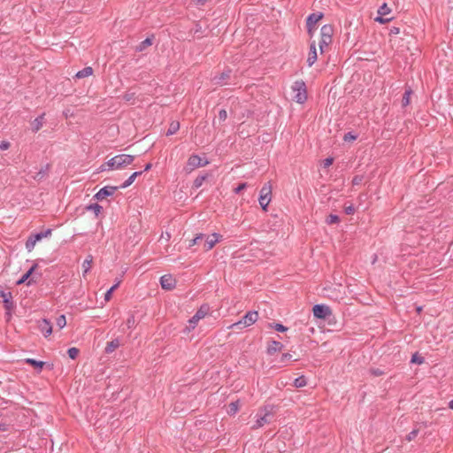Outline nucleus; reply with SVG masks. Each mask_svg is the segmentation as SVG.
<instances>
[{
    "mask_svg": "<svg viewBox=\"0 0 453 453\" xmlns=\"http://www.w3.org/2000/svg\"><path fill=\"white\" fill-rule=\"evenodd\" d=\"M134 159V157L132 155L119 154L109 159L105 164L101 165L100 169L101 171H104L105 166L108 167V170L121 169L131 165Z\"/></svg>",
    "mask_w": 453,
    "mask_h": 453,
    "instance_id": "nucleus-1",
    "label": "nucleus"
},
{
    "mask_svg": "<svg viewBox=\"0 0 453 453\" xmlns=\"http://www.w3.org/2000/svg\"><path fill=\"white\" fill-rule=\"evenodd\" d=\"M333 33H334V27L332 25L326 24L321 27L320 41L319 42V46L321 53H323L325 51V48L328 47L332 43Z\"/></svg>",
    "mask_w": 453,
    "mask_h": 453,
    "instance_id": "nucleus-2",
    "label": "nucleus"
},
{
    "mask_svg": "<svg viewBox=\"0 0 453 453\" xmlns=\"http://www.w3.org/2000/svg\"><path fill=\"white\" fill-rule=\"evenodd\" d=\"M292 89L296 92L294 100L298 104H303L307 100L306 85L303 81H296L292 86Z\"/></svg>",
    "mask_w": 453,
    "mask_h": 453,
    "instance_id": "nucleus-3",
    "label": "nucleus"
},
{
    "mask_svg": "<svg viewBox=\"0 0 453 453\" xmlns=\"http://www.w3.org/2000/svg\"><path fill=\"white\" fill-rule=\"evenodd\" d=\"M258 319V313L257 311H248L241 320L238 322L234 323L231 327L237 328V329H242L244 327L250 326L253 325Z\"/></svg>",
    "mask_w": 453,
    "mask_h": 453,
    "instance_id": "nucleus-4",
    "label": "nucleus"
},
{
    "mask_svg": "<svg viewBox=\"0 0 453 453\" xmlns=\"http://www.w3.org/2000/svg\"><path fill=\"white\" fill-rule=\"evenodd\" d=\"M273 406H265L263 409V414H261L256 420V423L252 426V429H257L262 427L265 424L271 423L273 417Z\"/></svg>",
    "mask_w": 453,
    "mask_h": 453,
    "instance_id": "nucleus-5",
    "label": "nucleus"
},
{
    "mask_svg": "<svg viewBox=\"0 0 453 453\" xmlns=\"http://www.w3.org/2000/svg\"><path fill=\"white\" fill-rule=\"evenodd\" d=\"M312 311L315 318L321 319H326L332 315L331 308L325 304H315Z\"/></svg>",
    "mask_w": 453,
    "mask_h": 453,
    "instance_id": "nucleus-6",
    "label": "nucleus"
},
{
    "mask_svg": "<svg viewBox=\"0 0 453 453\" xmlns=\"http://www.w3.org/2000/svg\"><path fill=\"white\" fill-rule=\"evenodd\" d=\"M0 297L3 299L4 306L6 311H11L15 308L12 292L5 291L2 287H0Z\"/></svg>",
    "mask_w": 453,
    "mask_h": 453,
    "instance_id": "nucleus-7",
    "label": "nucleus"
},
{
    "mask_svg": "<svg viewBox=\"0 0 453 453\" xmlns=\"http://www.w3.org/2000/svg\"><path fill=\"white\" fill-rule=\"evenodd\" d=\"M209 311V307L206 305L201 306V308L196 312V314L188 320L189 327L195 328L197 322L205 317Z\"/></svg>",
    "mask_w": 453,
    "mask_h": 453,
    "instance_id": "nucleus-8",
    "label": "nucleus"
},
{
    "mask_svg": "<svg viewBox=\"0 0 453 453\" xmlns=\"http://www.w3.org/2000/svg\"><path fill=\"white\" fill-rule=\"evenodd\" d=\"M118 188H119V187H116V186H105V187L102 188L94 196V198L96 200H103L107 196H112Z\"/></svg>",
    "mask_w": 453,
    "mask_h": 453,
    "instance_id": "nucleus-9",
    "label": "nucleus"
},
{
    "mask_svg": "<svg viewBox=\"0 0 453 453\" xmlns=\"http://www.w3.org/2000/svg\"><path fill=\"white\" fill-rule=\"evenodd\" d=\"M160 284L163 289L172 290L176 286V280L171 274H165L160 278Z\"/></svg>",
    "mask_w": 453,
    "mask_h": 453,
    "instance_id": "nucleus-10",
    "label": "nucleus"
},
{
    "mask_svg": "<svg viewBox=\"0 0 453 453\" xmlns=\"http://www.w3.org/2000/svg\"><path fill=\"white\" fill-rule=\"evenodd\" d=\"M231 73V69H226L221 73L215 75L211 81L215 85L223 86L226 84V81L230 79Z\"/></svg>",
    "mask_w": 453,
    "mask_h": 453,
    "instance_id": "nucleus-11",
    "label": "nucleus"
},
{
    "mask_svg": "<svg viewBox=\"0 0 453 453\" xmlns=\"http://www.w3.org/2000/svg\"><path fill=\"white\" fill-rule=\"evenodd\" d=\"M37 267V264L33 265L30 269L17 281V285L23 284L28 279H30L27 282V285H31L32 283H35L37 279L35 276L31 277L35 268Z\"/></svg>",
    "mask_w": 453,
    "mask_h": 453,
    "instance_id": "nucleus-12",
    "label": "nucleus"
},
{
    "mask_svg": "<svg viewBox=\"0 0 453 453\" xmlns=\"http://www.w3.org/2000/svg\"><path fill=\"white\" fill-rule=\"evenodd\" d=\"M207 164L208 161H203L198 155H191L188 159V165L190 167V170L204 166Z\"/></svg>",
    "mask_w": 453,
    "mask_h": 453,
    "instance_id": "nucleus-13",
    "label": "nucleus"
},
{
    "mask_svg": "<svg viewBox=\"0 0 453 453\" xmlns=\"http://www.w3.org/2000/svg\"><path fill=\"white\" fill-rule=\"evenodd\" d=\"M205 241L203 244L204 250L208 251L211 250L217 242H219L221 235L219 234H212L211 235L205 236Z\"/></svg>",
    "mask_w": 453,
    "mask_h": 453,
    "instance_id": "nucleus-14",
    "label": "nucleus"
},
{
    "mask_svg": "<svg viewBox=\"0 0 453 453\" xmlns=\"http://www.w3.org/2000/svg\"><path fill=\"white\" fill-rule=\"evenodd\" d=\"M38 327H39L40 332L45 337L50 336L52 333V326H51L50 322L46 319H42V320H40L38 322Z\"/></svg>",
    "mask_w": 453,
    "mask_h": 453,
    "instance_id": "nucleus-15",
    "label": "nucleus"
},
{
    "mask_svg": "<svg viewBox=\"0 0 453 453\" xmlns=\"http://www.w3.org/2000/svg\"><path fill=\"white\" fill-rule=\"evenodd\" d=\"M318 59L317 49H316V42L312 41L310 43V50L307 58V64L309 66H311Z\"/></svg>",
    "mask_w": 453,
    "mask_h": 453,
    "instance_id": "nucleus-16",
    "label": "nucleus"
},
{
    "mask_svg": "<svg viewBox=\"0 0 453 453\" xmlns=\"http://www.w3.org/2000/svg\"><path fill=\"white\" fill-rule=\"evenodd\" d=\"M42 239V234H40V233H36L34 234H31L27 242H26V249L30 252L35 248V245L37 242L41 241Z\"/></svg>",
    "mask_w": 453,
    "mask_h": 453,
    "instance_id": "nucleus-17",
    "label": "nucleus"
},
{
    "mask_svg": "<svg viewBox=\"0 0 453 453\" xmlns=\"http://www.w3.org/2000/svg\"><path fill=\"white\" fill-rule=\"evenodd\" d=\"M322 12H313L307 17L306 27H316L317 23L323 18Z\"/></svg>",
    "mask_w": 453,
    "mask_h": 453,
    "instance_id": "nucleus-18",
    "label": "nucleus"
},
{
    "mask_svg": "<svg viewBox=\"0 0 453 453\" xmlns=\"http://www.w3.org/2000/svg\"><path fill=\"white\" fill-rule=\"evenodd\" d=\"M283 348H284V345L280 342L271 341L268 343V347H267V351L266 352H267L268 355H273L277 351H280Z\"/></svg>",
    "mask_w": 453,
    "mask_h": 453,
    "instance_id": "nucleus-19",
    "label": "nucleus"
},
{
    "mask_svg": "<svg viewBox=\"0 0 453 453\" xmlns=\"http://www.w3.org/2000/svg\"><path fill=\"white\" fill-rule=\"evenodd\" d=\"M45 113L39 115L31 122V130L34 133L38 132L43 126Z\"/></svg>",
    "mask_w": 453,
    "mask_h": 453,
    "instance_id": "nucleus-20",
    "label": "nucleus"
},
{
    "mask_svg": "<svg viewBox=\"0 0 453 453\" xmlns=\"http://www.w3.org/2000/svg\"><path fill=\"white\" fill-rule=\"evenodd\" d=\"M155 36L151 35L150 36L147 37L145 40L142 41L136 47L135 51L142 52L145 50L148 47L151 46L153 43Z\"/></svg>",
    "mask_w": 453,
    "mask_h": 453,
    "instance_id": "nucleus-21",
    "label": "nucleus"
},
{
    "mask_svg": "<svg viewBox=\"0 0 453 453\" xmlns=\"http://www.w3.org/2000/svg\"><path fill=\"white\" fill-rule=\"evenodd\" d=\"M119 340L118 338L113 339L112 341L107 342L106 347L104 349V352L106 354L112 353L116 349L119 347Z\"/></svg>",
    "mask_w": 453,
    "mask_h": 453,
    "instance_id": "nucleus-22",
    "label": "nucleus"
},
{
    "mask_svg": "<svg viewBox=\"0 0 453 453\" xmlns=\"http://www.w3.org/2000/svg\"><path fill=\"white\" fill-rule=\"evenodd\" d=\"M142 173V171L133 173L119 187V188H126L129 187L134 180Z\"/></svg>",
    "mask_w": 453,
    "mask_h": 453,
    "instance_id": "nucleus-23",
    "label": "nucleus"
},
{
    "mask_svg": "<svg viewBox=\"0 0 453 453\" xmlns=\"http://www.w3.org/2000/svg\"><path fill=\"white\" fill-rule=\"evenodd\" d=\"M25 363L30 365L35 369L38 370L39 372L42 371L43 366L45 365V362L43 361H38L34 358H27L25 359Z\"/></svg>",
    "mask_w": 453,
    "mask_h": 453,
    "instance_id": "nucleus-24",
    "label": "nucleus"
},
{
    "mask_svg": "<svg viewBox=\"0 0 453 453\" xmlns=\"http://www.w3.org/2000/svg\"><path fill=\"white\" fill-rule=\"evenodd\" d=\"M93 74V68L90 66H87L83 68L82 70L79 71L75 74V78L77 79H82L88 77Z\"/></svg>",
    "mask_w": 453,
    "mask_h": 453,
    "instance_id": "nucleus-25",
    "label": "nucleus"
},
{
    "mask_svg": "<svg viewBox=\"0 0 453 453\" xmlns=\"http://www.w3.org/2000/svg\"><path fill=\"white\" fill-rule=\"evenodd\" d=\"M92 262H93V257L91 255H88L86 257V259L83 261V264H82L83 275L90 270Z\"/></svg>",
    "mask_w": 453,
    "mask_h": 453,
    "instance_id": "nucleus-26",
    "label": "nucleus"
},
{
    "mask_svg": "<svg viewBox=\"0 0 453 453\" xmlns=\"http://www.w3.org/2000/svg\"><path fill=\"white\" fill-rule=\"evenodd\" d=\"M271 195H272V186L268 182L262 187L259 196H265V197H271Z\"/></svg>",
    "mask_w": 453,
    "mask_h": 453,
    "instance_id": "nucleus-27",
    "label": "nucleus"
},
{
    "mask_svg": "<svg viewBox=\"0 0 453 453\" xmlns=\"http://www.w3.org/2000/svg\"><path fill=\"white\" fill-rule=\"evenodd\" d=\"M180 129V123L178 121H172L170 123L169 128L166 132V135L174 134Z\"/></svg>",
    "mask_w": 453,
    "mask_h": 453,
    "instance_id": "nucleus-28",
    "label": "nucleus"
},
{
    "mask_svg": "<svg viewBox=\"0 0 453 453\" xmlns=\"http://www.w3.org/2000/svg\"><path fill=\"white\" fill-rule=\"evenodd\" d=\"M88 211H92L96 217H98L100 213L102 212L103 207L98 203H92L86 207Z\"/></svg>",
    "mask_w": 453,
    "mask_h": 453,
    "instance_id": "nucleus-29",
    "label": "nucleus"
},
{
    "mask_svg": "<svg viewBox=\"0 0 453 453\" xmlns=\"http://www.w3.org/2000/svg\"><path fill=\"white\" fill-rule=\"evenodd\" d=\"M207 177L208 174L198 175L193 182V188H199L203 185V181L207 179Z\"/></svg>",
    "mask_w": 453,
    "mask_h": 453,
    "instance_id": "nucleus-30",
    "label": "nucleus"
},
{
    "mask_svg": "<svg viewBox=\"0 0 453 453\" xmlns=\"http://www.w3.org/2000/svg\"><path fill=\"white\" fill-rule=\"evenodd\" d=\"M412 93V90L411 88H408L403 93V98H402V106L406 107L410 104L411 100V95Z\"/></svg>",
    "mask_w": 453,
    "mask_h": 453,
    "instance_id": "nucleus-31",
    "label": "nucleus"
},
{
    "mask_svg": "<svg viewBox=\"0 0 453 453\" xmlns=\"http://www.w3.org/2000/svg\"><path fill=\"white\" fill-rule=\"evenodd\" d=\"M306 384H307V380L303 375L296 378L294 380V386L296 388H303V387L306 386Z\"/></svg>",
    "mask_w": 453,
    "mask_h": 453,
    "instance_id": "nucleus-32",
    "label": "nucleus"
},
{
    "mask_svg": "<svg viewBox=\"0 0 453 453\" xmlns=\"http://www.w3.org/2000/svg\"><path fill=\"white\" fill-rule=\"evenodd\" d=\"M258 202H259V204H260L262 210L266 211L267 206H268L269 203L271 202V197H265V196H259Z\"/></svg>",
    "mask_w": 453,
    "mask_h": 453,
    "instance_id": "nucleus-33",
    "label": "nucleus"
},
{
    "mask_svg": "<svg viewBox=\"0 0 453 453\" xmlns=\"http://www.w3.org/2000/svg\"><path fill=\"white\" fill-rule=\"evenodd\" d=\"M391 12V9L388 7V5L384 3L381 6H380L378 10V14L380 16H386Z\"/></svg>",
    "mask_w": 453,
    "mask_h": 453,
    "instance_id": "nucleus-34",
    "label": "nucleus"
},
{
    "mask_svg": "<svg viewBox=\"0 0 453 453\" xmlns=\"http://www.w3.org/2000/svg\"><path fill=\"white\" fill-rule=\"evenodd\" d=\"M49 170H50V165L47 164L37 173V174L35 178L38 179V180L42 179L45 175H47Z\"/></svg>",
    "mask_w": 453,
    "mask_h": 453,
    "instance_id": "nucleus-35",
    "label": "nucleus"
},
{
    "mask_svg": "<svg viewBox=\"0 0 453 453\" xmlns=\"http://www.w3.org/2000/svg\"><path fill=\"white\" fill-rule=\"evenodd\" d=\"M419 433V428L418 427H415L413 428L406 436H405V440L407 441H411L412 440H414L418 434Z\"/></svg>",
    "mask_w": 453,
    "mask_h": 453,
    "instance_id": "nucleus-36",
    "label": "nucleus"
},
{
    "mask_svg": "<svg viewBox=\"0 0 453 453\" xmlns=\"http://www.w3.org/2000/svg\"><path fill=\"white\" fill-rule=\"evenodd\" d=\"M79 349L75 348V347H72V348H69L67 349V354H68V357L71 358V359H75L78 355H79Z\"/></svg>",
    "mask_w": 453,
    "mask_h": 453,
    "instance_id": "nucleus-37",
    "label": "nucleus"
},
{
    "mask_svg": "<svg viewBox=\"0 0 453 453\" xmlns=\"http://www.w3.org/2000/svg\"><path fill=\"white\" fill-rule=\"evenodd\" d=\"M326 222L328 225L337 224V223H339V222H340V218H339V216H337V215L330 214V215L326 218Z\"/></svg>",
    "mask_w": 453,
    "mask_h": 453,
    "instance_id": "nucleus-38",
    "label": "nucleus"
},
{
    "mask_svg": "<svg viewBox=\"0 0 453 453\" xmlns=\"http://www.w3.org/2000/svg\"><path fill=\"white\" fill-rule=\"evenodd\" d=\"M205 238V234H198L196 236L190 241L189 247L200 243Z\"/></svg>",
    "mask_w": 453,
    "mask_h": 453,
    "instance_id": "nucleus-39",
    "label": "nucleus"
},
{
    "mask_svg": "<svg viewBox=\"0 0 453 453\" xmlns=\"http://www.w3.org/2000/svg\"><path fill=\"white\" fill-rule=\"evenodd\" d=\"M425 361L424 357L419 356L418 353H415L412 357H411V362L413 363V364H418V365H421L423 364Z\"/></svg>",
    "mask_w": 453,
    "mask_h": 453,
    "instance_id": "nucleus-40",
    "label": "nucleus"
},
{
    "mask_svg": "<svg viewBox=\"0 0 453 453\" xmlns=\"http://www.w3.org/2000/svg\"><path fill=\"white\" fill-rule=\"evenodd\" d=\"M194 35H197L198 38L203 36V30L200 24L196 23L195 27L193 28Z\"/></svg>",
    "mask_w": 453,
    "mask_h": 453,
    "instance_id": "nucleus-41",
    "label": "nucleus"
},
{
    "mask_svg": "<svg viewBox=\"0 0 453 453\" xmlns=\"http://www.w3.org/2000/svg\"><path fill=\"white\" fill-rule=\"evenodd\" d=\"M126 324L128 329L134 328L135 326V318L134 314L129 315Z\"/></svg>",
    "mask_w": 453,
    "mask_h": 453,
    "instance_id": "nucleus-42",
    "label": "nucleus"
},
{
    "mask_svg": "<svg viewBox=\"0 0 453 453\" xmlns=\"http://www.w3.org/2000/svg\"><path fill=\"white\" fill-rule=\"evenodd\" d=\"M229 410H228V413L230 414H234L237 412L238 409H239V403L238 402H233L229 404Z\"/></svg>",
    "mask_w": 453,
    "mask_h": 453,
    "instance_id": "nucleus-43",
    "label": "nucleus"
},
{
    "mask_svg": "<svg viewBox=\"0 0 453 453\" xmlns=\"http://www.w3.org/2000/svg\"><path fill=\"white\" fill-rule=\"evenodd\" d=\"M118 288V284H114L107 292L104 294V300L106 302L110 301L111 298L112 292Z\"/></svg>",
    "mask_w": 453,
    "mask_h": 453,
    "instance_id": "nucleus-44",
    "label": "nucleus"
},
{
    "mask_svg": "<svg viewBox=\"0 0 453 453\" xmlns=\"http://www.w3.org/2000/svg\"><path fill=\"white\" fill-rule=\"evenodd\" d=\"M66 325V319L65 315H60L57 318V326L59 328H63Z\"/></svg>",
    "mask_w": 453,
    "mask_h": 453,
    "instance_id": "nucleus-45",
    "label": "nucleus"
},
{
    "mask_svg": "<svg viewBox=\"0 0 453 453\" xmlns=\"http://www.w3.org/2000/svg\"><path fill=\"white\" fill-rule=\"evenodd\" d=\"M357 134H354L352 132H349L344 134L343 140L345 142H351V141L357 140Z\"/></svg>",
    "mask_w": 453,
    "mask_h": 453,
    "instance_id": "nucleus-46",
    "label": "nucleus"
},
{
    "mask_svg": "<svg viewBox=\"0 0 453 453\" xmlns=\"http://www.w3.org/2000/svg\"><path fill=\"white\" fill-rule=\"evenodd\" d=\"M227 118V112L226 110L222 109L219 111L218 119L219 122H224Z\"/></svg>",
    "mask_w": 453,
    "mask_h": 453,
    "instance_id": "nucleus-47",
    "label": "nucleus"
},
{
    "mask_svg": "<svg viewBox=\"0 0 453 453\" xmlns=\"http://www.w3.org/2000/svg\"><path fill=\"white\" fill-rule=\"evenodd\" d=\"M273 327L278 331V332H280V333H283V332H286L288 330V327L283 326L282 324H280V323H275Z\"/></svg>",
    "mask_w": 453,
    "mask_h": 453,
    "instance_id": "nucleus-48",
    "label": "nucleus"
},
{
    "mask_svg": "<svg viewBox=\"0 0 453 453\" xmlns=\"http://www.w3.org/2000/svg\"><path fill=\"white\" fill-rule=\"evenodd\" d=\"M247 188V183L246 182H242V183H240L234 189V192L235 194H239L241 193L242 190H244L245 188Z\"/></svg>",
    "mask_w": 453,
    "mask_h": 453,
    "instance_id": "nucleus-49",
    "label": "nucleus"
},
{
    "mask_svg": "<svg viewBox=\"0 0 453 453\" xmlns=\"http://www.w3.org/2000/svg\"><path fill=\"white\" fill-rule=\"evenodd\" d=\"M392 19L391 18H385V16H380L375 18V21L380 23V24H386L389 22Z\"/></svg>",
    "mask_w": 453,
    "mask_h": 453,
    "instance_id": "nucleus-50",
    "label": "nucleus"
},
{
    "mask_svg": "<svg viewBox=\"0 0 453 453\" xmlns=\"http://www.w3.org/2000/svg\"><path fill=\"white\" fill-rule=\"evenodd\" d=\"M344 211L347 215H352L355 212V207L353 204L345 205Z\"/></svg>",
    "mask_w": 453,
    "mask_h": 453,
    "instance_id": "nucleus-51",
    "label": "nucleus"
},
{
    "mask_svg": "<svg viewBox=\"0 0 453 453\" xmlns=\"http://www.w3.org/2000/svg\"><path fill=\"white\" fill-rule=\"evenodd\" d=\"M135 93L134 92H127L123 95V99L127 102H129L134 98Z\"/></svg>",
    "mask_w": 453,
    "mask_h": 453,
    "instance_id": "nucleus-52",
    "label": "nucleus"
},
{
    "mask_svg": "<svg viewBox=\"0 0 453 453\" xmlns=\"http://www.w3.org/2000/svg\"><path fill=\"white\" fill-rule=\"evenodd\" d=\"M362 180H363V177H362V176L356 175V176L352 179V185H353V186H357V185H359V184L362 182Z\"/></svg>",
    "mask_w": 453,
    "mask_h": 453,
    "instance_id": "nucleus-53",
    "label": "nucleus"
},
{
    "mask_svg": "<svg viewBox=\"0 0 453 453\" xmlns=\"http://www.w3.org/2000/svg\"><path fill=\"white\" fill-rule=\"evenodd\" d=\"M292 358V355L289 354V353H284L281 357H280V363H286L287 361L290 360Z\"/></svg>",
    "mask_w": 453,
    "mask_h": 453,
    "instance_id": "nucleus-54",
    "label": "nucleus"
},
{
    "mask_svg": "<svg viewBox=\"0 0 453 453\" xmlns=\"http://www.w3.org/2000/svg\"><path fill=\"white\" fill-rule=\"evenodd\" d=\"M334 162V158L329 157H326L324 161H323V167L326 168V167H329Z\"/></svg>",
    "mask_w": 453,
    "mask_h": 453,
    "instance_id": "nucleus-55",
    "label": "nucleus"
},
{
    "mask_svg": "<svg viewBox=\"0 0 453 453\" xmlns=\"http://www.w3.org/2000/svg\"><path fill=\"white\" fill-rule=\"evenodd\" d=\"M11 143L7 141H2L0 142V150H6L10 148Z\"/></svg>",
    "mask_w": 453,
    "mask_h": 453,
    "instance_id": "nucleus-56",
    "label": "nucleus"
},
{
    "mask_svg": "<svg viewBox=\"0 0 453 453\" xmlns=\"http://www.w3.org/2000/svg\"><path fill=\"white\" fill-rule=\"evenodd\" d=\"M51 233H52V229L48 228L44 232H41L40 234H42V238H44V237L50 236L51 234Z\"/></svg>",
    "mask_w": 453,
    "mask_h": 453,
    "instance_id": "nucleus-57",
    "label": "nucleus"
},
{
    "mask_svg": "<svg viewBox=\"0 0 453 453\" xmlns=\"http://www.w3.org/2000/svg\"><path fill=\"white\" fill-rule=\"evenodd\" d=\"M307 27V33L309 34V35L311 37H312L314 31L316 30V27Z\"/></svg>",
    "mask_w": 453,
    "mask_h": 453,
    "instance_id": "nucleus-58",
    "label": "nucleus"
},
{
    "mask_svg": "<svg viewBox=\"0 0 453 453\" xmlns=\"http://www.w3.org/2000/svg\"><path fill=\"white\" fill-rule=\"evenodd\" d=\"M372 373L375 376H380L383 374V372L380 371V369H372Z\"/></svg>",
    "mask_w": 453,
    "mask_h": 453,
    "instance_id": "nucleus-59",
    "label": "nucleus"
},
{
    "mask_svg": "<svg viewBox=\"0 0 453 453\" xmlns=\"http://www.w3.org/2000/svg\"><path fill=\"white\" fill-rule=\"evenodd\" d=\"M399 33H400V29L398 27H394L390 29L391 35H398Z\"/></svg>",
    "mask_w": 453,
    "mask_h": 453,
    "instance_id": "nucleus-60",
    "label": "nucleus"
},
{
    "mask_svg": "<svg viewBox=\"0 0 453 453\" xmlns=\"http://www.w3.org/2000/svg\"><path fill=\"white\" fill-rule=\"evenodd\" d=\"M7 427H8V426L6 424H4V423L0 424V431L4 432L7 430Z\"/></svg>",
    "mask_w": 453,
    "mask_h": 453,
    "instance_id": "nucleus-61",
    "label": "nucleus"
},
{
    "mask_svg": "<svg viewBox=\"0 0 453 453\" xmlns=\"http://www.w3.org/2000/svg\"><path fill=\"white\" fill-rule=\"evenodd\" d=\"M207 2H208V0H196V4L197 5H204Z\"/></svg>",
    "mask_w": 453,
    "mask_h": 453,
    "instance_id": "nucleus-62",
    "label": "nucleus"
},
{
    "mask_svg": "<svg viewBox=\"0 0 453 453\" xmlns=\"http://www.w3.org/2000/svg\"><path fill=\"white\" fill-rule=\"evenodd\" d=\"M152 167L150 163H148L144 167V172L149 171Z\"/></svg>",
    "mask_w": 453,
    "mask_h": 453,
    "instance_id": "nucleus-63",
    "label": "nucleus"
},
{
    "mask_svg": "<svg viewBox=\"0 0 453 453\" xmlns=\"http://www.w3.org/2000/svg\"><path fill=\"white\" fill-rule=\"evenodd\" d=\"M449 408L453 410V399L449 403Z\"/></svg>",
    "mask_w": 453,
    "mask_h": 453,
    "instance_id": "nucleus-64",
    "label": "nucleus"
}]
</instances>
